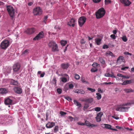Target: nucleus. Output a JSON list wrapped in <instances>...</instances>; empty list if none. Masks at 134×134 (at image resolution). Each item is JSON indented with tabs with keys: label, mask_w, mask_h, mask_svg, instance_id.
Segmentation results:
<instances>
[{
	"label": "nucleus",
	"mask_w": 134,
	"mask_h": 134,
	"mask_svg": "<svg viewBox=\"0 0 134 134\" xmlns=\"http://www.w3.org/2000/svg\"><path fill=\"white\" fill-rule=\"evenodd\" d=\"M7 92V91L5 88H0V93L1 94L6 93Z\"/></svg>",
	"instance_id": "23"
},
{
	"label": "nucleus",
	"mask_w": 134,
	"mask_h": 134,
	"mask_svg": "<svg viewBox=\"0 0 134 134\" xmlns=\"http://www.w3.org/2000/svg\"><path fill=\"white\" fill-rule=\"evenodd\" d=\"M92 1L95 3H98L100 2L101 0H92Z\"/></svg>",
	"instance_id": "55"
},
{
	"label": "nucleus",
	"mask_w": 134,
	"mask_h": 134,
	"mask_svg": "<svg viewBox=\"0 0 134 134\" xmlns=\"http://www.w3.org/2000/svg\"><path fill=\"white\" fill-rule=\"evenodd\" d=\"M121 3L124 5L125 6H129L131 3L129 0H120Z\"/></svg>",
	"instance_id": "9"
},
{
	"label": "nucleus",
	"mask_w": 134,
	"mask_h": 134,
	"mask_svg": "<svg viewBox=\"0 0 134 134\" xmlns=\"http://www.w3.org/2000/svg\"><path fill=\"white\" fill-rule=\"evenodd\" d=\"M98 91L100 93H102L103 92V90H101L100 88H99L98 89Z\"/></svg>",
	"instance_id": "58"
},
{
	"label": "nucleus",
	"mask_w": 134,
	"mask_h": 134,
	"mask_svg": "<svg viewBox=\"0 0 134 134\" xmlns=\"http://www.w3.org/2000/svg\"><path fill=\"white\" fill-rule=\"evenodd\" d=\"M112 117L116 120L118 119H119V118L118 116H116L115 115L112 116Z\"/></svg>",
	"instance_id": "50"
},
{
	"label": "nucleus",
	"mask_w": 134,
	"mask_h": 134,
	"mask_svg": "<svg viewBox=\"0 0 134 134\" xmlns=\"http://www.w3.org/2000/svg\"><path fill=\"white\" fill-rule=\"evenodd\" d=\"M121 38L122 40L125 42H126L127 40V39L126 36H123Z\"/></svg>",
	"instance_id": "41"
},
{
	"label": "nucleus",
	"mask_w": 134,
	"mask_h": 134,
	"mask_svg": "<svg viewBox=\"0 0 134 134\" xmlns=\"http://www.w3.org/2000/svg\"><path fill=\"white\" fill-rule=\"evenodd\" d=\"M132 82L131 80H126L124 81L122 84V85H125L131 83Z\"/></svg>",
	"instance_id": "24"
},
{
	"label": "nucleus",
	"mask_w": 134,
	"mask_h": 134,
	"mask_svg": "<svg viewBox=\"0 0 134 134\" xmlns=\"http://www.w3.org/2000/svg\"><path fill=\"white\" fill-rule=\"evenodd\" d=\"M110 37L112 38L115 39L116 38L115 35L114 34H112L110 35Z\"/></svg>",
	"instance_id": "49"
},
{
	"label": "nucleus",
	"mask_w": 134,
	"mask_h": 134,
	"mask_svg": "<svg viewBox=\"0 0 134 134\" xmlns=\"http://www.w3.org/2000/svg\"><path fill=\"white\" fill-rule=\"evenodd\" d=\"M9 41L8 40H4L3 41L0 45V47L1 49H5L9 45Z\"/></svg>",
	"instance_id": "4"
},
{
	"label": "nucleus",
	"mask_w": 134,
	"mask_h": 134,
	"mask_svg": "<svg viewBox=\"0 0 134 134\" xmlns=\"http://www.w3.org/2000/svg\"><path fill=\"white\" fill-rule=\"evenodd\" d=\"M14 90L17 94H20L22 92V89L19 87H15L14 88Z\"/></svg>",
	"instance_id": "10"
},
{
	"label": "nucleus",
	"mask_w": 134,
	"mask_h": 134,
	"mask_svg": "<svg viewBox=\"0 0 134 134\" xmlns=\"http://www.w3.org/2000/svg\"><path fill=\"white\" fill-rule=\"evenodd\" d=\"M4 4V3L3 2L0 1V6H3Z\"/></svg>",
	"instance_id": "64"
},
{
	"label": "nucleus",
	"mask_w": 134,
	"mask_h": 134,
	"mask_svg": "<svg viewBox=\"0 0 134 134\" xmlns=\"http://www.w3.org/2000/svg\"><path fill=\"white\" fill-rule=\"evenodd\" d=\"M12 100L9 98H6L5 100V103L6 105H10L12 102Z\"/></svg>",
	"instance_id": "17"
},
{
	"label": "nucleus",
	"mask_w": 134,
	"mask_h": 134,
	"mask_svg": "<svg viewBox=\"0 0 134 134\" xmlns=\"http://www.w3.org/2000/svg\"><path fill=\"white\" fill-rule=\"evenodd\" d=\"M42 9L40 7H37L34 9L33 13L34 15H41L42 13Z\"/></svg>",
	"instance_id": "5"
},
{
	"label": "nucleus",
	"mask_w": 134,
	"mask_h": 134,
	"mask_svg": "<svg viewBox=\"0 0 134 134\" xmlns=\"http://www.w3.org/2000/svg\"><path fill=\"white\" fill-rule=\"evenodd\" d=\"M84 124L85 125L87 126H88L90 127H92L97 126V125H96L91 124L89 121L87 120L85 121Z\"/></svg>",
	"instance_id": "13"
},
{
	"label": "nucleus",
	"mask_w": 134,
	"mask_h": 134,
	"mask_svg": "<svg viewBox=\"0 0 134 134\" xmlns=\"http://www.w3.org/2000/svg\"><path fill=\"white\" fill-rule=\"evenodd\" d=\"M94 110L96 111H99L101 110V108L99 107H96L94 108Z\"/></svg>",
	"instance_id": "38"
},
{
	"label": "nucleus",
	"mask_w": 134,
	"mask_h": 134,
	"mask_svg": "<svg viewBox=\"0 0 134 134\" xmlns=\"http://www.w3.org/2000/svg\"><path fill=\"white\" fill-rule=\"evenodd\" d=\"M105 13V11L104 8H101L96 12L95 15L96 18L97 19L102 18L104 16Z\"/></svg>",
	"instance_id": "1"
},
{
	"label": "nucleus",
	"mask_w": 134,
	"mask_h": 134,
	"mask_svg": "<svg viewBox=\"0 0 134 134\" xmlns=\"http://www.w3.org/2000/svg\"><path fill=\"white\" fill-rule=\"evenodd\" d=\"M59 130V127L58 126H55L54 128V133H56Z\"/></svg>",
	"instance_id": "31"
},
{
	"label": "nucleus",
	"mask_w": 134,
	"mask_h": 134,
	"mask_svg": "<svg viewBox=\"0 0 134 134\" xmlns=\"http://www.w3.org/2000/svg\"><path fill=\"white\" fill-rule=\"evenodd\" d=\"M107 54L109 55L111 57H115V55L113 54V53L110 51H107L106 53V55H107Z\"/></svg>",
	"instance_id": "29"
},
{
	"label": "nucleus",
	"mask_w": 134,
	"mask_h": 134,
	"mask_svg": "<svg viewBox=\"0 0 134 134\" xmlns=\"http://www.w3.org/2000/svg\"><path fill=\"white\" fill-rule=\"evenodd\" d=\"M86 18L85 16H82L79 18L78 20L79 24L80 27H82L86 22Z\"/></svg>",
	"instance_id": "6"
},
{
	"label": "nucleus",
	"mask_w": 134,
	"mask_h": 134,
	"mask_svg": "<svg viewBox=\"0 0 134 134\" xmlns=\"http://www.w3.org/2000/svg\"><path fill=\"white\" fill-rule=\"evenodd\" d=\"M77 124L78 125L81 126H84L85 125L84 123H82L81 122H77Z\"/></svg>",
	"instance_id": "51"
},
{
	"label": "nucleus",
	"mask_w": 134,
	"mask_h": 134,
	"mask_svg": "<svg viewBox=\"0 0 134 134\" xmlns=\"http://www.w3.org/2000/svg\"><path fill=\"white\" fill-rule=\"evenodd\" d=\"M129 108V107H121V111H127L128 109Z\"/></svg>",
	"instance_id": "25"
},
{
	"label": "nucleus",
	"mask_w": 134,
	"mask_h": 134,
	"mask_svg": "<svg viewBox=\"0 0 134 134\" xmlns=\"http://www.w3.org/2000/svg\"><path fill=\"white\" fill-rule=\"evenodd\" d=\"M67 41H66L62 40L61 41V43L62 46H65L67 43Z\"/></svg>",
	"instance_id": "33"
},
{
	"label": "nucleus",
	"mask_w": 134,
	"mask_h": 134,
	"mask_svg": "<svg viewBox=\"0 0 134 134\" xmlns=\"http://www.w3.org/2000/svg\"><path fill=\"white\" fill-rule=\"evenodd\" d=\"M93 101V99L92 98H89L87 99H86L85 100V101L89 103H91Z\"/></svg>",
	"instance_id": "32"
},
{
	"label": "nucleus",
	"mask_w": 134,
	"mask_h": 134,
	"mask_svg": "<svg viewBox=\"0 0 134 134\" xmlns=\"http://www.w3.org/2000/svg\"><path fill=\"white\" fill-rule=\"evenodd\" d=\"M48 18V17L47 16H44L43 19V21L45 24H46V20Z\"/></svg>",
	"instance_id": "43"
},
{
	"label": "nucleus",
	"mask_w": 134,
	"mask_h": 134,
	"mask_svg": "<svg viewBox=\"0 0 134 134\" xmlns=\"http://www.w3.org/2000/svg\"><path fill=\"white\" fill-rule=\"evenodd\" d=\"M109 48L108 45L106 44H104L102 48L103 49H107Z\"/></svg>",
	"instance_id": "48"
},
{
	"label": "nucleus",
	"mask_w": 134,
	"mask_h": 134,
	"mask_svg": "<svg viewBox=\"0 0 134 134\" xmlns=\"http://www.w3.org/2000/svg\"><path fill=\"white\" fill-rule=\"evenodd\" d=\"M74 87L73 85L72 84H70L69 85V87L70 89H71L73 88Z\"/></svg>",
	"instance_id": "53"
},
{
	"label": "nucleus",
	"mask_w": 134,
	"mask_h": 134,
	"mask_svg": "<svg viewBox=\"0 0 134 134\" xmlns=\"http://www.w3.org/2000/svg\"><path fill=\"white\" fill-rule=\"evenodd\" d=\"M20 68V64L17 63L14 65L13 66V70L14 72H17L18 71Z\"/></svg>",
	"instance_id": "8"
},
{
	"label": "nucleus",
	"mask_w": 134,
	"mask_h": 134,
	"mask_svg": "<svg viewBox=\"0 0 134 134\" xmlns=\"http://www.w3.org/2000/svg\"><path fill=\"white\" fill-rule=\"evenodd\" d=\"M74 104L76 106H78L79 107H80L81 106V105L80 103L78 102L77 101L74 100Z\"/></svg>",
	"instance_id": "26"
},
{
	"label": "nucleus",
	"mask_w": 134,
	"mask_h": 134,
	"mask_svg": "<svg viewBox=\"0 0 134 134\" xmlns=\"http://www.w3.org/2000/svg\"><path fill=\"white\" fill-rule=\"evenodd\" d=\"M99 65V64L98 63H94L92 65V66L94 67H95V66L97 67Z\"/></svg>",
	"instance_id": "45"
},
{
	"label": "nucleus",
	"mask_w": 134,
	"mask_h": 134,
	"mask_svg": "<svg viewBox=\"0 0 134 134\" xmlns=\"http://www.w3.org/2000/svg\"><path fill=\"white\" fill-rule=\"evenodd\" d=\"M103 114V113L102 112H100L97 114V116H98L100 118H101Z\"/></svg>",
	"instance_id": "40"
},
{
	"label": "nucleus",
	"mask_w": 134,
	"mask_h": 134,
	"mask_svg": "<svg viewBox=\"0 0 134 134\" xmlns=\"http://www.w3.org/2000/svg\"><path fill=\"white\" fill-rule=\"evenodd\" d=\"M70 65L69 63H63L61 64V68L63 69H66L68 68Z\"/></svg>",
	"instance_id": "16"
},
{
	"label": "nucleus",
	"mask_w": 134,
	"mask_h": 134,
	"mask_svg": "<svg viewBox=\"0 0 134 134\" xmlns=\"http://www.w3.org/2000/svg\"><path fill=\"white\" fill-rule=\"evenodd\" d=\"M56 79L55 77H53V78L52 80V83L55 85H56Z\"/></svg>",
	"instance_id": "35"
},
{
	"label": "nucleus",
	"mask_w": 134,
	"mask_h": 134,
	"mask_svg": "<svg viewBox=\"0 0 134 134\" xmlns=\"http://www.w3.org/2000/svg\"><path fill=\"white\" fill-rule=\"evenodd\" d=\"M97 95L96 97L98 100H99L101 99L102 97L101 95L99 93H96Z\"/></svg>",
	"instance_id": "34"
},
{
	"label": "nucleus",
	"mask_w": 134,
	"mask_h": 134,
	"mask_svg": "<svg viewBox=\"0 0 134 134\" xmlns=\"http://www.w3.org/2000/svg\"><path fill=\"white\" fill-rule=\"evenodd\" d=\"M75 20L73 18H72L68 22V25L69 26H72V27H74L75 25Z\"/></svg>",
	"instance_id": "11"
},
{
	"label": "nucleus",
	"mask_w": 134,
	"mask_h": 134,
	"mask_svg": "<svg viewBox=\"0 0 134 134\" xmlns=\"http://www.w3.org/2000/svg\"><path fill=\"white\" fill-rule=\"evenodd\" d=\"M124 61V57L123 56H120L118 58L116 63L117 64H120Z\"/></svg>",
	"instance_id": "12"
},
{
	"label": "nucleus",
	"mask_w": 134,
	"mask_h": 134,
	"mask_svg": "<svg viewBox=\"0 0 134 134\" xmlns=\"http://www.w3.org/2000/svg\"><path fill=\"white\" fill-rule=\"evenodd\" d=\"M124 91L126 93H129L134 92V91L131 88L125 89Z\"/></svg>",
	"instance_id": "28"
},
{
	"label": "nucleus",
	"mask_w": 134,
	"mask_h": 134,
	"mask_svg": "<svg viewBox=\"0 0 134 134\" xmlns=\"http://www.w3.org/2000/svg\"><path fill=\"white\" fill-rule=\"evenodd\" d=\"M35 31V29L34 28H28L26 30V32L28 34L33 33Z\"/></svg>",
	"instance_id": "15"
},
{
	"label": "nucleus",
	"mask_w": 134,
	"mask_h": 134,
	"mask_svg": "<svg viewBox=\"0 0 134 134\" xmlns=\"http://www.w3.org/2000/svg\"><path fill=\"white\" fill-rule=\"evenodd\" d=\"M55 123L53 122H48L46 124V126L47 128H51L55 125Z\"/></svg>",
	"instance_id": "14"
},
{
	"label": "nucleus",
	"mask_w": 134,
	"mask_h": 134,
	"mask_svg": "<svg viewBox=\"0 0 134 134\" xmlns=\"http://www.w3.org/2000/svg\"><path fill=\"white\" fill-rule=\"evenodd\" d=\"M74 92L77 93H81L83 94H84L85 93V91L82 89H76L74 90Z\"/></svg>",
	"instance_id": "18"
},
{
	"label": "nucleus",
	"mask_w": 134,
	"mask_h": 134,
	"mask_svg": "<svg viewBox=\"0 0 134 134\" xmlns=\"http://www.w3.org/2000/svg\"><path fill=\"white\" fill-rule=\"evenodd\" d=\"M80 76L79 75L76 74L75 75V79H76V80H78L80 78Z\"/></svg>",
	"instance_id": "47"
},
{
	"label": "nucleus",
	"mask_w": 134,
	"mask_h": 134,
	"mask_svg": "<svg viewBox=\"0 0 134 134\" xmlns=\"http://www.w3.org/2000/svg\"><path fill=\"white\" fill-rule=\"evenodd\" d=\"M7 10L10 16L13 18L15 16V10L11 6H8L6 7Z\"/></svg>",
	"instance_id": "2"
},
{
	"label": "nucleus",
	"mask_w": 134,
	"mask_h": 134,
	"mask_svg": "<svg viewBox=\"0 0 134 134\" xmlns=\"http://www.w3.org/2000/svg\"><path fill=\"white\" fill-rule=\"evenodd\" d=\"M68 118L71 121H72L73 120V119H74L71 116H68Z\"/></svg>",
	"instance_id": "56"
},
{
	"label": "nucleus",
	"mask_w": 134,
	"mask_h": 134,
	"mask_svg": "<svg viewBox=\"0 0 134 134\" xmlns=\"http://www.w3.org/2000/svg\"><path fill=\"white\" fill-rule=\"evenodd\" d=\"M45 74V73L44 72H43L42 73H41V74L40 76V77H43L44 76V75Z\"/></svg>",
	"instance_id": "59"
},
{
	"label": "nucleus",
	"mask_w": 134,
	"mask_h": 134,
	"mask_svg": "<svg viewBox=\"0 0 134 134\" xmlns=\"http://www.w3.org/2000/svg\"><path fill=\"white\" fill-rule=\"evenodd\" d=\"M80 42L81 43L83 44L85 43V41L83 39H82L81 40Z\"/></svg>",
	"instance_id": "60"
},
{
	"label": "nucleus",
	"mask_w": 134,
	"mask_h": 134,
	"mask_svg": "<svg viewBox=\"0 0 134 134\" xmlns=\"http://www.w3.org/2000/svg\"><path fill=\"white\" fill-rule=\"evenodd\" d=\"M104 76L106 77H111L115 78V76L112 73V74L110 73H106L104 74Z\"/></svg>",
	"instance_id": "22"
},
{
	"label": "nucleus",
	"mask_w": 134,
	"mask_h": 134,
	"mask_svg": "<svg viewBox=\"0 0 134 134\" xmlns=\"http://www.w3.org/2000/svg\"><path fill=\"white\" fill-rule=\"evenodd\" d=\"M121 107H118L116 109V110L117 111H121Z\"/></svg>",
	"instance_id": "61"
},
{
	"label": "nucleus",
	"mask_w": 134,
	"mask_h": 134,
	"mask_svg": "<svg viewBox=\"0 0 134 134\" xmlns=\"http://www.w3.org/2000/svg\"><path fill=\"white\" fill-rule=\"evenodd\" d=\"M102 39L100 38H96L95 39V41L97 44L99 45L101 43Z\"/></svg>",
	"instance_id": "21"
},
{
	"label": "nucleus",
	"mask_w": 134,
	"mask_h": 134,
	"mask_svg": "<svg viewBox=\"0 0 134 134\" xmlns=\"http://www.w3.org/2000/svg\"><path fill=\"white\" fill-rule=\"evenodd\" d=\"M102 127H104L106 129L110 130L111 129V126L108 124H101Z\"/></svg>",
	"instance_id": "20"
},
{
	"label": "nucleus",
	"mask_w": 134,
	"mask_h": 134,
	"mask_svg": "<svg viewBox=\"0 0 134 134\" xmlns=\"http://www.w3.org/2000/svg\"><path fill=\"white\" fill-rule=\"evenodd\" d=\"M87 89L88 90L91 91L92 92H93L95 91L96 90L94 89H92L90 87H87Z\"/></svg>",
	"instance_id": "36"
},
{
	"label": "nucleus",
	"mask_w": 134,
	"mask_h": 134,
	"mask_svg": "<svg viewBox=\"0 0 134 134\" xmlns=\"http://www.w3.org/2000/svg\"><path fill=\"white\" fill-rule=\"evenodd\" d=\"M129 68V67L128 66H126L124 67H123L122 68H121V70H125V69H128Z\"/></svg>",
	"instance_id": "63"
},
{
	"label": "nucleus",
	"mask_w": 134,
	"mask_h": 134,
	"mask_svg": "<svg viewBox=\"0 0 134 134\" xmlns=\"http://www.w3.org/2000/svg\"><path fill=\"white\" fill-rule=\"evenodd\" d=\"M117 76L120 77H123V75L120 74L119 73L117 74Z\"/></svg>",
	"instance_id": "62"
},
{
	"label": "nucleus",
	"mask_w": 134,
	"mask_h": 134,
	"mask_svg": "<svg viewBox=\"0 0 134 134\" xmlns=\"http://www.w3.org/2000/svg\"><path fill=\"white\" fill-rule=\"evenodd\" d=\"M105 4H107L111 2L110 0H105Z\"/></svg>",
	"instance_id": "46"
},
{
	"label": "nucleus",
	"mask_w": 134,
	"mask_h": 134,
	"mask_svg": "<svg viewBox=\"0 0 134 134\" xmlns=\"http://www.w3.org/2000/svg\"><path fill=\"white\" fill-rule=\"evenodd\" d=\"M98 60L102 64H105V61L104 59L102 58H99Z\"/></svg>",
	"instance_id": "27"
},
{
	"label": "nucleus",
	"mask_w": 134,
	"mask_h": 134,
	"mask_svg": "<svg viewBox=\"0 0 134 134\" xmlns=\"http://www.w3.org/2000/svg\"><path fill=\"white\" fill-rule=\"evenodd\" d=\"M62 81L64 82H66L67 81V79L65 77H63L62 79Z\"/></svg>",
	"instance_id": "42"
},
{
	"label": "nucleus",
	"mask_w": 134,
	"mask_h": 134,
	"mask_svg": "<svg viewBox=\"0 0 134 134\" xmlns=\"http://www.w3.org/2000/svg\"><path fill=\"white\" fill-rule=\"evenodd\" d=\"M97 70L98 69L97 68H93L91 69V72H95L97 71Z\"/></svg>",
	"instance_id": "37"
},
{
	"label": "nucleus",
	"mask_w": 134,
	"mask_h": 134,
	"mask_svg": "<svg viewBox=\"0 0 134 134\" xmlns=\"http://www.w3.org/2000/svg\"><path fill=\"white\" fill-rule=\"evenodd\" d=\"M81 80L83 83V82H84V81H85L86 80L84 77H82L81 78Z\"/></svg>",
	"instance_id": "57"
},
{
	"label": "nucleus",
	"mask_w": 134,
	"mask_h": 134,
	"mask_svg": "<svg viewBox=\"0 0 134 134\" xmlns=\"http://www.w3.org/2000/svg\"><path fill=\"white\" fill-rule=\"evenodd\" d=\"M57 90V92L59 94H60L62 93V90L61 88H58Z\"/></svg>",
	"instance_id": "44"
},
{
	"label": "nucleus",
	"mask_w": 134,
	"mask_h": 134,
	"mask_svg": "<svg viewBox=\"0 0 134 134\" xmlns=\"http://www.w3.org/2000/svg\"><path fill=\"white\" fill-rule=\"evenodd\" d=\"M96 119L97 120V122H99L101 120V118H100L98 116H97L96 117Z\"/></svg>",
	"instance_id": "39"
},
{
	"label": "nucleus",
	"mask_w": 134,
	"mask_h": 134,
	"mask_svg": "<svg viewBox=\"0 0 134 134\" xmlns=\"http://www.w3.org/2000/svg\"><path fill=\"white\" fill-rule=\"evenodd\" d=\"M124 54L126 55H130L131 56L132 55V54L130 53L127 52H125L124 53Z\"/></svg>",
	"instance_id": "54"
},
{
	"label": "nucleus",
	"mask_w": 134,
	"mask_h": 134,
	"mask_svg": "<svg viewBox=\"0 0 134 134\" xmlns=\"http://www.w3.org/2000/svg\"><path fill=\"white\" fill-rule=\"evenodd\" d=\"M44 36V34L43 31H41L33 39L34 40H38L43 38Z\"/></svg>",
	"instance_id": "7"
},
{
	"label": "nucleus",
	"mask_w": 134,
	"mask_h": 134,
	"mask_svg": "<svg viewBox=\"0 0 134 134\" xmlns=\"http://www.w3.org/2000/svg\"><path fill=\"white\" fill-rule=\"evenodd\" d=\"M29 49H26L22 52V55H27L29 53Z\"/></svg>",
	"instance_id": "30"
},
{
	"label": "nucleus",
	"mask_w": 134,
	"mask_h": 134,
	"mask_svg": "<svg viewBox=\"0 0 134 134\" xmlns=\"http://www.w3.org/2000/svg\"><path fill=\"white\" fill-rule=\"evenodd\" d=\"M60 114L62 116L64 115H66V113L62 111H61L60 112Z\"/></svg>",
	"instance_id": "52"
},
{
	"label": "nucleus",
	"mask_w": 134,
	"mask_h": 134,
	"mask_svg": "<svg viewBox=\"0 0 134 134\" xmlns=\"http://www.w3.org/2000/svg\"><path fill=\"white\" fill-rule=\"evenodd\" d=\"M9 81L10 84L11 85L17 86L18 84V82L17 81L13 79H10Z\"/></svg>",
	"instance_id": "19"
},
{
	"label": "nucleus",
	"mask_w": 134,
	"mask_h": 134,
	"mask_svg": "<svg viewBox=\"0 0 134 134\" xmlns=\"http://www.w3.org/2000/svg\"><path fill=\"white\" fill-rule=\"evenodd\" d=\"M48 46L49 47L52 48L53 51L55 52L58 51V46L56 43L53 41L50 42L48 43Z\"/></svg>",
	"instance_id": "3"
}]
</instances>
